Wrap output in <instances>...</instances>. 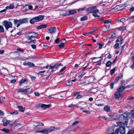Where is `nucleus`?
<instances>
[{
    "label": "nucleus",
    "mask_w": 134,
    "mask_h": 134,
    "mask_svg": "<svg viewBox=\"0 0 134 134\" xmlns=\"http://www.w3.org/2000/svg\"><path fill=\"white\" fill-rule=\"evenodd\" d=\"M121 118L123 119V122H117L116 123L117 126H120V128L119 129L120 133L121 134H124L126 131L124 127L127 126L129 119L126 115L125 116L124 114H121Z\"/></svg>",
    "instance_id": "1"
},
{
    "label": "nucleus",
    "mask_w": 134,
    "mask_h": 134,
    "mask_svg": "<svg viewBox=\"0 0 134 134\" xmlns=\"http://www.w3.org/2000/svg\"><path fill=\"white\" fill-rule=\"evenodd\" d=\"M44 17L43 16L40 15L30 19V24H34L35 22L42 20L43 19Z\"/></svg>",
    "instance_id": "2"
},
{
    "label": "nucleus",
    "mask_w": 134,
    "mask_h": 134,
    "mask_svg": "<svg viewBox=\"0 0 134 134\" xmlns=\"http://www.w3.org/2000/svg\"><path fill=\"white\" fill-rule=\"evenodd\" d=\"M3 25L4 26L5 29L8 31L9 28L12 27L13 24L11 22L4 20L3 21Z\"/></svg>",
    "instance_id": "3"
},
{
    "label": "nucleus",
    "mask_w": 134,
    "mask_h": 134,
    "mask_svg": "<svg viewBox=\"0 0 134 134\" xmlns=\"http://www.w3.org/2000/svg\"><path fill=\"white\" fill-rule=\"evenodd\" d=\"M99 12V11L98 9H96L95 10H93L89 13H92L93 16L95 17H99V16H98L97 15V13Z\"/></svg>",
    "instance_id": "4"
},
{
    "label": "nucleus",
    "mask_w": 134,
    "mask_h": 134,
    "mask_svg": "<svg viewBox=\"0 0 134 134\" xmlns=\"http://www.w3.org/2000/svg\"><path fill=\"white\" fill-rule=\"evenodd\" d=\"M32 34H35V33L33 32H30L26 34V36L29 38L28 39L29 40H31V38L33 37H35V36L32 35Z\"/></svg>",
    "instance_id": "5"
},
{
    "label": "nucleus",
    "mask_w": 134,
    "mask_h": 134,
    "mask_svg": "<svg viewBox=\"0 0 134 134\" xmlns=\"http://www.w3.org/2000/svg\"><path fill=\"white\" fill-rule=\"evenodd\" d=\"M128 86H126L125 87L124 86H121L119 88L117 89V91L120 93H122L124 89L128 88Z\"/></svg>",
    "instance_id": "6"
},
{
    "label": "nucleus",
    "mask_w": 134,
    "mask_h": 134,
    "mask_svg": "<svg viewBox=\"0 0 134 134\" xmlns=\"http://www.w3.org/2000/svg\"><path fill=\"white\" fill-rule=\"evenodd\" d=\"M49 32L51 34H53L57 30L56 28L55 27H51L48 29Z\"/></svg>",
    "instance_id": "7"
},
{
    "label": "nucleus",
    "mask_w": 134,
    "mask_h": 134,
    "mask_svg": "<svg viewBox=\"0 0 134 134\" xmlns=\"http://www.w3.org/2000/svg\"><path fill=\"white\" fill-rule=\"evenodd\" d=\"M112 116L113 120H117L119 118V116L115 113H114L112 115Z\"/></svg>",
    "instance_id": "8"
},
{
    "label": "nucleus",
    "mask_w": 134,
    "mask_h": 134,
    "mask_svg": "<svg viewBox=\"0 0 134 134\" xmlns=\"http://www.w3.org/2000/svg\"><path fill=\"white\" fill-rule=\"evenodd\" d=\"M14 24L16 25V27H18L20 25V19L17 20L16 19L14 20Z\"/></svg>",
    "instance_id": "9"
},
{
    "label": "nucleus",
    "mask_w": 134,
    "mask_h": 134,
    "mask_svg": "<svg viewBox=\"0 0 134 134\" xmlns=\"http://www.w3.org/2000/svg\"><path fill=\"white\" fill-rule=\"evenodd\" d=\"M51 104L46 105L44 104H42L41 105V107L43 109H45L46 108H49L51 106Z\"/></svg>",
    "instance_id": "10"
},
{
    "label": "nucleus",
    "mask_w": 134,
    "mask_h": 134,
    "mask_svg": "<svg viewBox=\"0 0 134 134\" xmlns=\"http://www.w3.org/2000/svg\"><path fill=\"white\" fill-rule=\"evenodd\" d=\"M122 95V93H120L119 92L117 91L115 94V97L116 98L119 99Z\"/></svg>",
    "instance_id": "11"
},
{
    "label": "nucleus",
    "mask_w": 134,
    "mask_h": 134,
    "mask_svg": "<svg viewBox=\"0 0 134 134\" xmlns=\"http://www.w3.org/2000/svg\"><path fill=\"white\" fill-rule=\"evenodd\" d=\"M48 128L45 129L43 130H41V133L44 134H48L49 132Z\"/></svg>",
    "instance_id": "12"
},
{
    "label": "nucleus",
    "mask_w": 134,
    "mask_h": 134,
    "mask_svg": "<svg viewBox=\"0 0 134 134\" xmlns=\"http://www.w3.org/2000/svg\"><path fill=\"white\" fill-rule=\"evenodd\" d=\"M28 20V19L27 18L20 19V24L27 23Z\"/></svg>",
    "instance_id": "13"
},
{
    "label": "nucleus",
    "mask_w": 134,
    "mask_h": 134,
    "mask_svg": "<svg viewBox=\"0 0 134 134\" xmlns=\"http://www.w3.org/2000/svg\"><path fill=\"white\" fill-rule=\"evenodd\" d=\"M96 8V6L91 7L87 9L86 10L88 11H90L91 10L95 9Z\"/></svg>",
    "instance_id": "14"
},
{
    "label": "nucleus",
    "mask_w": 134,
    "mask_h": 134,
    "mask_svg": "<svg viewBox=\"0 0 134 134\" xmlns=\"http://www.w3.org/2000/svg\"><path fill=\"white\" fill-rule=\"evenodd\" d=\"M17 107L20 111L22 112H23L24 111L25 108H23L22 106H18Z\"/></svg>",
    "instance_id": "15"
},
{
    "label": "nucleus",
    "mask_w": 134,
    "mask_h": 134,
    "mask_svg": "<svg viewBox=\"0 0 134 134\" xmlns=\"http://www.w3.org/2000/svg\"><path fill=\"white\" fill-rule=\"evenodd\" d=\"M123 76V75L122 74H121L119 75L118 76V77L116 78L115 80V82H117L118 80H120L122 77Z\"/></svg>",
    "instance_id": "16"
},
{
    "label": "nucleus",
    "mask_w": 134,
    "mask_h": 134,
    "mask_svg": "<svg viewBox=\"0 0 134 134\" xmlns=\"http://www.w3.org/2000/svg\"><path fill=\"white\" fill-rule=\"evenodd\" d=\"M47 26V25L44 24L41 25L39 26H38L37 27V29H41L42 28H44L46 27Z\"/></svg>",
    "instance_id": "17"
},
{
    "label": "nucleus",
    "mask_w": 134,
    "mask_h": 134,
    "mask_svg": "<svg viewBox=\"0 0 134 134\" xmlns=\"http://www.w3.org/2000/svg\"><path fill=\"white\" fill-rule=\"evenodd\" d=\"M15 8L14 5L13 4H10L9 6L7 7L6 8L7 9H12Z\"/></svg>",
    "instance_id": "18"
},
{
    "label": "nucleus",
    "mask_w": 134,
    "mask_h": 134,
    "mask_svg": "<svg viewBox=\"0 0 134 134\" xmlns=\"http://www.w3.org/2000/svg\"><path fill=\"white\" fill-rule=\"evenodd\" d=\"M87 17L86 16H85L81 18L80 20L81 21H83L84 20H87Z\"/></svg>",
    "instance_id": "19"
},
{
    "label": "nucleus",
    "mask_w": 134,
    "mask_h": 134,
    "mask_svg": "<svg viewBox=\"0 0 134 134\" xmlns=\"http://www.w3.org/2000/svg\"><path fill=\"white\" fill-rule=\"evenodd\" d=\"M32 92V90H30V88H28L27 89H25V92L27 93H30Z\"/></svg>",
    "instance_id": "20"
},
{
    "label": "nucleus",
    "mask_w": 134,
    "mask_h": 134,
    "mask_svg": "<svg viewBox=\"0 0 134 134\" xmlns=\"http://www.w3.org/2000/svg\"><path fill=\"white\" fill-rule=\"evenodd\" d=\"M48 131L49 132H51L53 131L54 130L56 129V127H52L49 128H48Z\"/></svg>",
    "instance_id": "21"
},
{
    "label": "nucleus",
    "mask_w": 134,
    "mask_h": 134,
    "mask_svg": "<svg viewBox=\"0 0 134 134\" xmlns=\"http://www.w3.org/2000/svg\"><path fill=\"white\" fill-rule=\"evenodd\" d=\"M112 63L110 61H108L106 64V65L107 67H109L110 66L111 64Z\"/></svg>",
    "instance_id": "22"
},
{
    "label": "nucleus",
    "mask_w": 134,
    "mask_h": 134,
    "mask_svg": "<svg viewBox=\"0 0 134 134\" xmlns=\"http://www.w3.org/2000/svg\"><path fill=\"white\" fill-rule=\"evenodd\" d=\"M69 14H72L76 13V11L74 10H72L69 11Z\"/></svg>",
    "instance_id": "23"
},
{
    "label": "nucleus",
    "mask_w": 134,
    "mask_h": 134,
    "mask_svg": "<svg viewBox=\"0 0 134 134\" xmlns=\"http://www.w3.org/2000/svg\"><path fill=\"white\" fill-rule=\"evenodd\" d=\"M108 119H107V120L108 121H112L113 120V116L112 115H108Z\"/></svg>",
    "instance_id": "24"
},
{
    "label": "nucleus",
    "mask_w": 134,
    "mask_h": 134,
    "mask_svg": "<svg viewBox=\"0 0 134 134\" xmlns=\"http://www.w3.org/2000/svg\"><path fill=\"white\" fill-rule=\"evenodd\" d=\"M104 109L105 111L108 112L110 110L109 107L107 106H105L104 108Z\"/></svg>",
    "instance_id": "25"
},
{
    "label": "nucleus",
    "mask_w": 134,
    "mask_h": 134,
    "mask_svg": "<svg viewBox=\"0 0 134 134\" xmlns=\"http://www.w3.org/2000/svg\"><path fill=\"white\" fill-rule=\"evenodd\" d=\"M30 41H26V42L29 43H31L32 42L33 43H35L36 42V41L35 40H32L31 39V40H30Z\"/></svg>",
    "instance_id": "26"
},
{
    "label": "nucleus",
    "mask_w": 134,
    "mask_h": 134,
    "mask_svg": "<svg viewBox=\"0 0 134 134\" xmlns=\"http://www.w3.org/2000/svg\"><path fill=\"white\" fill-rule=\"evenodd\" d=\"M10 121L9 120H7L4 122V121H3V125L4 126H7L8 124L10 122Z\"/></svg>",
    "instance_id": "27"
},
{
    "label": "nucleus",
    "mask_w": 134,
    "mask_h": 134,
    "mask_svg": "<svg viewBox=\"0 0 134 134\" xmlns=\"http://www.w3.org/2000/svg\"><path fill=\"white\" fill-rule=\"evenodd\" d=\"M27 65H28L30 67L34 66L35 65L34 64L32 63L28 62V63H27Z\"/></svg>",
    "instance_id": "28"
},
{
    "label": "nucleus",
    "mask_w": 134,
    "mask_h": 134,
    "mask_svg": "<svg viewBox=\"0 0 134 134\" xmlns=\"http://www.w3.org/2000/svg\"><path fill=\"white\" fill-rule=\"evenodd\" d=\"M19 122V121L18 120H16L13 122V124L14 125H16V126L18 125H21V124L19 123H18Z\"/></svg>",
    "instance_id": "29"
},
{
    "label": "nucleus",
    "mask_w": 134,
    "mask_h": 134,
    "mask_svg": "<svg viewBox=\"0 0 134 134\" xmlns=\"http://www.w3.org/2000/svg\"><path fill=\"white\" fill-rule=\"evenodd\" d=\"M72 84L71 81L69 80H67L66 82V85L68 86H69Z\"/></svg>",
    "instance_id": "30"
},
{
    "label": "nucleus",
    "mask_w": 134,
    "mask_h": 134,
    "mask_svg": "<svg viewBox=\"0 0 134 134\" xmlns=\"http://www.w3.org/2000/svg\"><path fill=\"white\" fill-rule=\"evenodd\" d=\"M97 44L99 46V48L100 49L102 48V47L104 45V43H102L100 44L99 43H97Z\"/></svg>",
    "instance_id": "31"
},
{
    "label": "nucleus",
    "mask_w": 134,
    "mask_h": 134,
    "mask_svg": "<svg viewBox=\"0 0 134 134\" xmlns=\"http://www.w3.org/2000/svg\"><path fill=\"white\" fill-rule=\"evenodd\" d=\"M2 131L6 132V133H8L9 131V130L8 129L4 128L1 130Z\"/></svg>",
    "instance_id": "32"
},
{
    "label": "nucleus",
    "mask_w": 134,
    "mask_h": 134,
    "mask_svg": "<svg viewBox=\"0 0 134 134\" xmlns=\"http://www.w3.org/2000/svg\"><path fill=\"white\" fill-rule=\"evenodd\" d=\"M4 29L2 26L0 25V32H4Z\"/></svg>",
    "instance_id": "33"
},
{
    "label": "nucleus",
    "mask_w": 134,
    "mask_h": 134,
    "mask_svg": "<svg viewBox=\"0 0 134 134\" xmlns=\"http://www.w3.org/2000/svg\"><path fill=\"white\" fill-rule=\"evenodd\" d=\"M122 40V37L121 36H119L118 39L116 40V42H120Z\"/></svg>",
    "instance_id": "34"
},
{
    "label": "nucleus",
    "mask_w": 134,
    "mask_h": 134,
    "mask_svg": "<svg viewBox=\"0 0 134 134\" xmlns=\"http://www.w3.org/2000/svg\"><path fill=\"white\" fill-rule=\"evenodd\" d=\"M115 68H114L110 71V73L111 75H112L115 71Z\"/></svg>",
    "instance_id": "35"
},
{
    "label": "nucleus",
    "mask_w": 134,
    "mask_h": 134,
    "mask_svg": "<svg viewBox=\"0 0 134 134\" xmlns=\"http://www.w3.org/2000/svg\"><path fill=\"white\" fill-rule=\"evenodd\" d=\"M25 89L21 88L19 89L18 90V92H25Z\"/></svg>",
    "instance_id": "36"
},
{
    "label": "nucleus",
    "mask_w": 134,
    "mask_h": 134,
    "mask_svg": "<svg viewBox=\"0 0 134 134\" xmlns=\"http://www.w3.org/2000/svg\"><path fill=\"white\" fill-rule=\"evenodd\" d=\"M26 80L25 79H24V80H23V79H22L21 81H20V82H19V85H21L22 83L25 82V81H26Z\"/></svg>",
    "instance_id": "37"
},
{
    "label": "nucleus",
    "mask_w": 134,
    "mask_h": 134,
    "mask_svg": "<svg viewBox=\"0 0 134 134\" xmlns=\"http://www.w3.org/2000/svg\"><path fill=\"white\" fill-rule=\"evenodd\" d=\"M111 21L112 20L111 19L107 20L105 21L104 23L105 24H107L109 23H111Z\"/></svg>",
    "instance_id": "38"
},
{
    "label": "nucleus",
    "mask_w": 134,
    "mask_h": 134,
    "mask_svg": "<svg viewBox=\"0 0 134 134\" xmlns=\"http://www.w3.org/2000/svg\"><path fill=\"white\" fill-rule=\"evenodd\" d=\"M61 65V63H58L55 64V65H54V68L55 69H57L58 67L60 65Z\"/></svg>",
    "instance_id": "39"
},
{
    "label": "nucleus",
    "mask_w": 134,
    "mask_h": 134,
    "mask_svg": "<svg viewBox=\"0 0 134 134\" xmlns=\"http://www.w3.org/2000/svg\"><path fill=\"white\" fill-rule=\"evenodd\" d=\"M83 112L86 113L88 114H90V111L89 110H82Z\"/></svg>",
    "instance_id": "40"
},
{
    "label": "nucleus",
    "mask_w": 134,
    "mask_h": 134,
    "mask_svg": "<svg viewBox=\"0 0 134 134\" xmlns=\"http://www.w3.org/2000/svg\"><path fill=\"white\" fill-rule=\"evenodd\" d=\"M119 44L118 43H116L115 44L114 46V47L115 49H116L117 47L119 46Z\"/></svg>",
    "instance_id": "41"
},
{
    "label": "nucleus",
    "mask_w": 134,
    "mask_h": 134,
    "mask_svg": "<svg viewBox=\"0 0 134 134\" xmlns=\"http://www.w3.org/2000/svg\"><path fill=\"white\" fill-rule=\"evenodd\" d=\"M134 133V131L133 130H130L127 134H132Z\"/></svg>",
    "instance_id": "42"
},
{
    "label": "nucleus",
    "mask_w": 134,
    "mask_h": 134,
    "mask_svg": "<svg viewBox=\"0 0 134 134\" xmlns=\"http://www.w3.org/2000/svg\"><path fill=\"white\" fill-rule=\"evenodd\" d=\"M59 47L61 48H63L64 46V45L63 43H61L59 45H58Z\"/></svg>",
    "instance_id": "43"
},
{
    "label": "nucleus",
    "mask_w": 134,
    "mask_h": 134,
    "mask_svg": "<svg viewBox=\"0 0 134 134\" xmlns=\"http://www.w3.org/2000/svg\"><path fill=\"white\" fill-rule=\"evenodd\" d=\"M130 112L132 117L134 118V110H132Z\"/></svg>",
    "instance_id": "44"
},
{
    "label": "nucleus",
    "mask_w": 134,
    "mask_h": 134,
    "mask_svg": "<svg viewBox=\"0 0 134 134\" xmlns=\"http://www.w3.org/2000/svg\"><path fill=\"white\" fill-rule=\"evenodd\" d=\"M119 129H116L115 130V134H119Z\"/></svg>",
    "instance_id": "45"
},
{
    "label": "nucleus",
    "mask_w": 134,
    "mask_h": 134,
    "mask_svg": "<svg viewBox=\"0 0 134 134\" xmlns=\"http://www.w3.org/2000/svg\"><path fill=\"white\" fill-rule=\"evenodd\" d=\"M126 29V27H121L120 29V30H125Z\"/></svg>",
    "instance_id": "46"
},
{
    "label": "nucleus",
    "mask_w": 134,
    "mask_h": 134,
    "mask_svg": "<svg viewBox=\"0 0 134 134\" xmlns=\"http://www.w3.org/2000/svg\"><path fill=\"white\" fill-rule=\"evenodd\" d=\"M44 125V124L42 123H40L39 124H37V125H34L35 126H43Z\"/></svg>",
    "instance_id": "47"
},
{
    "label": "nucleus",
    "mask_w": 134,
    "mask_h": 134,
    "mask_svg": "<svg viewBox=\"0 0 134 134\" xmlns=\"http://www.w3.org/2000/svg\"><path fill=\"white\" fill-rule=\"evenodd\" d=\"M79 123V122L78 121H76L74 122L72 124V126L75 125Z\"/></svg>",
    "instance_id": "48"
},
{
    "label": "nucleus",
    "mask_w": 134,
    "mask_h": 134,
    "mask_svg": "<svg viewBox=\"0 0 134 134\" xmlns=\"http://www.w3.org/2000/svg\"><path fill=\"white\" fill-rule=\"evenodd\" d=\"M133 99H134V97H129L127 98V100H130Z\"/></svg>",
    "instance_id": "49"
},
{
    "label": "nucleus",
    "mask_w": 134,
    "mask_h": 134,
    "mask_svg": "<svg viewBox=\"0 0 134 134\" xmlns=\"http://www.w3.org/2000/svg\"><path fill=\"white\" fill-rule=\"evenodd\" d=\"M85 8H83L79 9L78 10V11L79 12L80 11H82L84 10L85 9Z\"/></svg>",
    "instance_id": "50"
},
{
    "label": "nucleus",
    "mask_w": 134,
    "mask_h": 134,
    "mask_svg": "<svg viewBox=\"0 0 134 134\" xmlns=\"http://www.w3.org/2000/svg\"><path fill=\"white\" fill-rule=\"evenodd\" d=\"M35 95L37 96H39L40 95V94L38 92H35L34 93Z\"/></svg>",
    "instance_id": "51"
},
{
    "label": "nucleus",
    "mask_w": 134,
    "mask_h": 134,
    "mask_svg": "<svg viewBox=\"0 0 134 134\" xmlns=\"http://www.w3.org/2000/svg\"><path fill=\"white\" fill-rule=\"evenodd\" d=\"M59 40V38H57V39L55 40V42L56 43H57L58 41Z\"/></svg>",
    "instance_id": "52"
},
{
    "label": "nucleus",
    "mask_w": 134,
    "mask_h": 134,
    "mask_svg": "<svg viewBox=\"0 0 134 134\" xmlns=\"http://www.w3.org/2000/svg\"><path fill=\"white\" fill-rule=\"evenodd\" d=\"M31 46L33 49H35L36 47V45L35 44H32L31 45Z\"/></svg>",
    "instance_id": "53"
},
{
    "label": "nucleus",
    "mask_w": 134,
    "mask_h": 134,
    "mask_svg": "<svg viewBox=\"0 0 134 134\" xmlns=\"http://www.w3.org/2000/svg\"><path fill=\"white\" fill-rule=\"evenodd\" d=\"M114 83H111L110 84V88L111 89H112L113 88V86H114Z\"/></svg>",
    "instance_id": "54"
},
{
    "label": "nucleus",
    "mask_w": 134,
    "mask_h": 134,
    "mask_svg": "<svg viewBox=\"0 0 134 134\" xmlns=\"http://www.w3.org/2000/svg\"><path fill=\"white\" fill-rule=\"evenodd\" d=\"M11 114H15L17 115L18 114V113L17 111H16L15 112H13L10 113Z\"/></svg>",
    "instance_id": "55"
},
{
    "label": "nucleus",
    "mask_w": 134,
    "mask_h": 134,
    "mask_svg": "<svg viewBox=\"0 0 134 134\" xmlns=\"http://www.w3.org/2000/svg\"><path fill=\"white\" fill-rule=\"evenodd\" d=\"M66 67L65 66H64L63 67L62 69H61L60 71V72H62L65 69V68Z\"/></svg>",
    "instance_id": "56"
},
{
    "label": "nucleus",
    "mask_w": 134,
    "mask_h": 134,
    "mask_svg": "<svg viewBox=\"0 0 134 134\" xmlns=\"http://www.w3.org/2000/svg\"><path fill=\"white\" fill-rule=\"evenodd\" d=\"M41 104H39L35 106V107L37 108L41 107Z\"/></svg>",
    "instance_id": "57"
},
{
    "label": "nucleus",
    "mask_w": 134,
    "mask_h": 134,
    "mask_svg": "<svg viewBox=\"0 0 134 134\" xmlns=\"http://www.w3.org/2000/svg\"><path fill=\"white\" fill-rule=\"evenodd\" d=\"M134 10V7H131L130 9V12H133Z\"/></svg>",
    "instance_id": "58"
},
{
    "label": "nucleus",
    "mask_w": 134,
    "mask_h": 134,
    "mask_svg": "<svg viewBox=\"0 0 134 134\" xmlns=\"http://www.w3.org/2000/svg\"><path fill=\"white\" fill-rule=\"evenodd\" d=\"M82 97V96L80 95H78L76 97V99H79Z\"/></svg>",
    "instance_id": "59"
},
{
    "label": "nucleus",
    "mask_w": 134,
    "mask_h": 134,
    "mask_svg": "<svg viewBox=\"0 0 134 134\" xmlns=\"http://www.w3.org/2000/svg\"><path fill=\"white\" fill-rule=\"evenodd\" d=\"M85 74V73L82 74L79 76V77L81 79Z\"/></svg>",
    "instance_id": "60"
},
{
    "label": "nucleus",
    "mask_w": 134,
    "mask_h": 134,
    "mask_svg": "<svg viewBox=\"0 0 134 134\" xmlns=\"http://www.w3.org/2000/svg\"><path fill=\"white\" fill-rule=\"evenodd\" d=\"M17 50L18 51H21L23 52L24 51V50L23 49L21 48H18L17 49Z\"/></svg>",
    "instance_id": "61"
},
{
    "label": "nucleus",
    "mask_w": 134,
    "mask_h": 134,
    "mask_svg": "<svg viewBox=\"0 0 134 134\" xmlns=\"http://www.w3.org/2000/svg\"><path fill=\"white\" fill-rule=\"evenodd\" d=\"M66 41L65 39L63 40L62 41V43L64 44L66 42Z\"/></svg>",
    "instance_id": "62"
},
{
    "label": "nucleus",
    "mask_w": 134,
    "mask_h": 134,
    "mask_svg": "<svg viewBox=\"0 0 134 134\" xmlns=\"http://www.w3.org/2000/svg\"><path fill=\"white\" fill-rule=\"evenodd\" d=\"M120 21L122 23H124L125 21V19L124 18H122L120 20Z\"/></svg>",
    "instance_id": "63"
},
{
    "label": "nucleus",
    "mask_w": 134,
    "mask_h": 134,
    "mask_svg": "<svg viewBox=\"0 0 134 134\" xmlns=\"http://www.w3.org/2000/svg\"><path fill=\"white\" fill-rule=\"evenodd\" d=\"M131 68L132 69H133V68H134V63H133L132 65L131 66Z\"/></svg>",
    "instance_id": "64"
}]
</instances>
